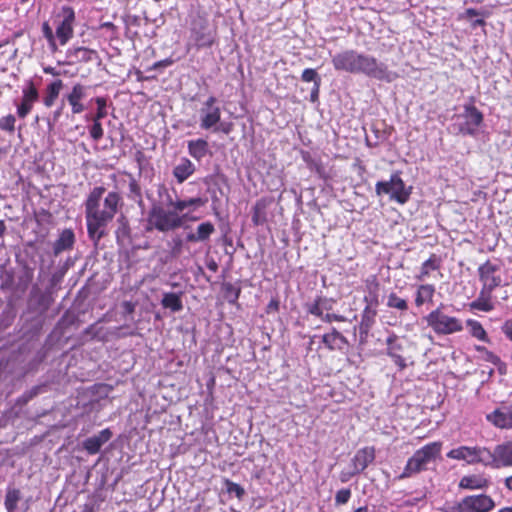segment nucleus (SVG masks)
I'll return each instance as SVG.
<instances>
[{
	"instance_id": "obj_30",
	"label": "nucleus",
	"mask_w": 512,
	"mask_h": 512,
	"mask_svg": "<svg viewBox=\"0 0 512 512\" xmlns=\"http://www.w3.org/2000/svg\"><path fill=\"white\" fill-rule=\"evenodd\" d=\"M335 301L323 296H317L314 301L307 304V312L313 316L319 317L324 314V311H330L333 308Z\"/></svg>"
},
{
	"instance_id": "obj_3",
	"label": "nucleus",
	"mask_w": 512,
	"mask_h": 512,
	"mask_svg": "<svg viewBox=\"0 0 512 512\" xmlns=\"http://www.w3.org/2000/svg\"><path fill=\"white\" fill-rule=\"evenodd\" d=\"M196 219V217H188V214H179L175 207L158 203L152 205L148 213L145 230L147 232L157 230L158 232L167 233L182 227L187 220L195 221Z\"/></svg>"
},
{
	"instance_id": "obj_34",
	"label": "nucleus",
	"mask_w": 512,
	"mask_h": 512,
	"mask_svg": "<svg viewBox=\"0 0 512 512\" xmlns=\"http://www.w3.org/2000/svg\"><path fill=\"white\" fill-rule=\"evenodd\" d=\"M62 88H63V81L60 79L53 81L46 87L45 95L43 97V104L47 108H50L54 105Z\"/></svg>"
},
{
	"instance_id": "obj_31",
	"label": "nucleus",
	"mask_w": 512,
	"mask_h": 512,
	"mask_svg": "<svg viewBox=\"0 0 512 512\" xmlns=\"http://www.w3.org/2000/svg\"><path fill=\"white\" fill-rule=\"evenodd\" d=\"M194 172L195 165L185 157L173 169V175L180 184L186 181Z\"/></svg>"
},
{
	"instance_id": "obj_23",
	"label": "nucleus",
	"mask_w": 512,
	"mask_h": 512,
	"mask_svg": "<svg viewBox=\"0 0 512 512\" xmlns=\"http://www.w3.org/2000/svg\"><path fill=\"white\" fill-rule=\"evenodd\" d=\"M75 244V234L72 229L62 230L56 241L53 243V254L58 256L64 251L72 250Z\"/></svg>"
},
{
	"instance_id": "obj_59",
	"label": "nucleus",
	"mask_w": 512,
	"mask_h": 512,
	"mask_svg": "<svg viewBox=\"0 0 512 512\" xmlns=\"http://www.w3.org/2000/svg\"><path fill=\"white\" fill-rule=\"evenodd\" d=\"M485 25H486V21L484 18L476 19V20L472 21V23H471L472 28L483 27Z\"/></svg>"
},
{
	"instance_id": "obj_27",
	"label": "nucleus",
	"mask_w": 512,
	"mask_h": 512,
	"mask_svg": "<svg viewBox=\"0 0 512 512\" xmlns=\"http://www.w3.org/2000/svg\"><path fill=\"white\" fill-rule=\"evenodd\" d=\"M272 199L262 197L258 199L252 208V223L254 226L264 225L267 222V210Z\"/></svg>"
},
{
	"instance_id": "obj_6",
	"label": "nucleus",
	"mask_w": 512,
	"mask_h": 512,
	"mask_svg": "<svg viewBox=\"0 0 512 512\" xmlns=\"http://www.w3.org/2000/svg\"><path fill=\"white\" fill-rule=\"evenodd\" d=\"M352 74H364L380 81L391 82L392 73L388 66L379 62L375 57L356 51L355 63Z\"/></svg>"
},
{
	"instance_id": "obj_16",
	"label": "nucleus",
	"mask_w": 512,
	"mask_h": 512,
	"mask_svg": "<svg viewBox=\"0 0 512 512\" xmlns=\"http://www.w3.org/2000/svg\"><path fill=\"white\" fill-rule=\"evenodd\" d=\"M486 420L499 429H512V404L501 405L486 415Z\"/></svg>"
},
{
	"instance_id": "obj_2",
	"label": "nucleus",
	"mask_w": 512,
	"mask_h": 512,
	"mask_svg": "<svg viewBox=\"0 0 512 512\" xmlns=\"http://www.w3.org/2000/svg\"><path fill=\"white\" fill-rule=\"evenodd\" d=\"M481 289L477 298L470 303L471 310L490 312L494 309L493 292L504 285L501 265L486 260L477 268Z\"/></svg>"
},
{
	"instance_id": "obj_60",
	"label": "nucleus",
	"mask_w": 512,
	"mask_h": 512,
	"mask_svg": "<svg viewBox=\"0 0 512 512\" xmlns=\"http://www.w3.org/2000/svg\"><path fill=\"white\" fill-rule=\"evenodd\" d=\"M267 309H268V311H271V310L278 311V309H279V302H278V300L272 299L269 302V304L267 306Z\"/></svg>"
},
{
	"instance_id": "obj_55",
	"label": "nucleus",
	"mask_w": 512,
	"mask_h": 512,
	"mask_svg": "<svg viewBox=\"0 0 512 512\" xmlns=\"http://www.w3.org/2000/svg\"><path fill=\"white\" fill-rule=\"evenodd\" d=\"M233 129V124L231 122H223L220 123L218 127H214V131H220L224 134H229Z\"/></svg>"
},
{
	"instance_id": "obj_40",
	"label": "nucleus",
	"mask_w": 512,
	"mask_h": 512,
	"mask_svg": "<svg viewBox=\"0 0 512 512\" xmlns=\"http://www.w3.org/2000/svg\"><path fill=\"white\" fill-rule=\"evenodd\" d=\"M21 499V491L18 488H8L6 491L4 506L7 512H15Z\"/></svg>"
},
{
	"instance_id": "obj_14",
	"label": "nucleus",
	"mask_w": 512,
	"mask_h": 512,
	"mask_svg": "<svg viewBox=\"0 0 512 512\" xmlns=\"http://www.w3.org/2000/svg\"><path fill=\"white\" fill-rule=\"evenodd\" d=\"M489 462L494 469L512 467V440L496 445L491 451Z\"/></svg>"
},
{
	"instance_id": "obj_43",
	"label": "nucleus",
	"mask_w": 512,
	"mask_h": 512,
	"mask_svg": "<svg viewBox=\"0 0 512 512\" xmlns=\"http://www.w3.org/2000/svg\"><path fill=\"white\" fill-rule=\"evenodd\" d=\"M94 102L97 106V109H96V113L91 116V119H96V120H102L104 119L108 112H107V103H108V100L106 97H96L94 99Z\"/></svg>"
},
{
	"instance_id": "obj_13",
	"label": "nucleus",
	"mask_w": 512,
	"mask_h": 512,
	"mask_svg": "<svg viewBox=\"0 0 512 512\" xmlns=\"http://www.w3.org/2000/svg\"><path fill=\"white\" fill-rule=\"evenodd\" d=\"M462 116L465 122L460 128V132L463 135L474 136L484 121L483 113L474 105V98H471L470 103L464 105Z\"/></svg>"
},
{
	"instance_id": "obj_49",
	"label": "nucleus",
	"mask_w": 512,
	"mask_h": 512,
	"mask_svg": "<svg viewBox=\"0 0 512 512\" xmlns=\"http://www.w3.org/2000/svg\"><path fill=\"white\" fill-rule=\"evenodd\" d=\"M351 498V490L349 488H342L337 491L335 495V504L343 505L346 504Z\"/></svg>"
},
{
	"instance_id": "obj_19",
	"label": "nucleus",
	"mask_w": 512,
	"mask_h": 512,
	"mask_svg": "<svg viewBox=\"0 0 512 512\" xmlns=\"http://www.w3.org/2000/svg\"><path fill=\"white\" fill-rule=\"evenodd\" d=\"M375 455L376 450L374 446H366L357 450L351 460L354 473L360 474L363 472L375 460Z\"/></svg>"
},
{
	"instance_id": "obj_46",
	"label": "nucleus",
	"mask_w": 512,
	"mask_h": 512,
	"mask_svg": "<svg viewBox=\"0 0 512 512\" xmlns=\"http://www.w3.org/2000/svg\"><path fill=\"white\" fill-rule=\"evenodd\" d=\"M301 79L304 82H314L316 90H319L321 79L315 69L306 68L303 70Z\"/></svg>"
},
{
	"instance_id": "obj_37",
	"label": "nucleus",
	"mask_w": 512,
	"mask_h": 512,
	"mask_svg": "<svg viewBox=\"0 0 512 512\" xmlns=\"http://www.w3.org/2000/svg\"><path fill=\"white\" fill-rule=\"evenodd\" d=\"M122 174L129 179V193L127 194V197L134 202L141 203L143 201V196L138 180L130 172L124 171Z\"/></svg>"
},
{
	"instance_id": "obj_57",
	"label": "nucleus",
	"mask_w": 512,
	"mask_h": 512,
	"mask_svg": "<svg viewBox=\"0 0 512 512\" xmlns=\"http://www.w3.org/2000/svg\"><path fill=\"white\" fill-rule=\"evenodd\" d=\"M478 15H480V12L474 8H468L465 11V16H466V18H469V19H471L475 16H478Z\"/></svg>"
},
{
	"instance_id": "obj_26",
	"label": "nucleus",
	"mask_w": 512,
	"mask_h": 512,
	"mask_svg": "<svg viewBox=\"0 0 512 512\" xmlns=\"http://www.w3.org/2000/svg\"><path fill=\"white\" fill-rule=\"evenodd\" d=\"M215 226L210 221L200 223L195 232L186 235V241L191 243L205 242L215 233Z\"/></svg>"
},
{
	"instance_id": "obj_39",
	"label": "nucleus",
	"mask_w": 512,
	"mask_h": 512,
	"mask_svg": "<svg viewBox=\"0 0 512 512\" xmlns=\"http://www.w3.org/2000/svg\"><path fill=\"white\" fill-rule=\"evenodd\" d=\"M221 291L229 304H236L241 294V287L230 282H224Z\"/></svg>"
},
{
	"instance_id": "obj_56",
	"label": "nucleus",
	"mask_w": 512,
	"mask_h": 512,
	"mask_svg": "<svg viewBox=\"0 0 512 512\" xmlns=\"http://www.w3.org/2000/svg\"><path fill=\"white\" fill-rule=\"evenodd\" d=\"M358 473H354V470L352 472H342L340 474V480L341 482L345 483L348 482L353 476L357 475Z\"/></svg>"
},
{
	"instance_id": "obj_41",
	"label": "nucleus",
	"mask_w": 512,
	"mask_h": 512,
	"mask_svg": "<svg viewBox=\"0 0 512 512\" xmlns=\"http://www.w3.org/2000/svg\"><path fill=\"white\" fill-rule=\"evenodd\" d=\"M387 306L400 312H406L409 308L407 300L391 292L387 298Z\"/></svg>"
},
{
	"instance_id": "obj_48",
	"label": "nucleus",
	"mask_w": 512,
	"mask_h": 512,
	"mask_svg": "<svg viewBox=\"0 0 512 512\" xmlns=\"http://www.w3.org/2000/svg\"><path fill=\"white\" fill-rule=\"evenodd\" d=\"M224 484L227 492L230 494H235L238 499H242L245 495L244 488L238 483H235L229 479H225Z\"/></svg>"
},
{
	"instance_id": "obj_42",
	"label": "nucleus",
	"mask_w": 512,
	"mask_h": 512,
	"mask_svg": "<svg viewBox=\"0 0 512 512\" xmlns=\"http://www.w3.org/2000/svg\"><path fill=\"white\" fill-rule=\"evenodd\" d=\"M475 350L479 353L482 360L493 365H503L501 358L494 352L488 350L485 346L476 345Z\"/></svg>"
},
{
	"instance_id": "obj_11",
	"label": "nucleus",
	"mask_w": 512,
	"mask_h": 512,
	"mask_svg": "<svg viewBox=\"0 0 512 512\" xmlns=\"http://www.w3.org/2000/svg\"><path fill=\"white\" fill-rule=\"evenodd\" d=\"M75 11L69 6H63L55 15L56 37L61 46L66 45L74 35Z\"/></svg>"
},
{
	"instance_id": "obj_9",
	"label": "nucleus",
	"mask_w": 512,
	"mask_h": 512,
	"mask_svg": "<svg viewBox=\"0 0 512 512\" xmlns=\"http://www.w3.org/2000/svg\"><path fill=\"white\" fill-rule=\"evenodd\" d=\"M495 507L494 500L486 494L469 495L460 502L448 505L444 512H490Z\"/></svg>"
},
{
	"instance_id": "obj_25",
	"label": "nucleus",
	"mask_w": 512,
	"mask_h": 512,
	"mask_svg": "<svg viewBox=\"0 0 512 512\" xmlns=\"http://www.w3.org/2000/svg\"><path fill=\"white\" fill-rule=\"evenodd\" d=\"M322 342L330 351L343 350L349 345L347 338L336 328H332L331 332L324 334Z\"/></svg>"
},
{
	"instance_id": "obj_44",
	"label": "nucleus",
	"mask_w": 512,
	"mask_h": 512,
	"mask_svg": "<svg viewBox=\"0 0 512 512\" xmlns=\"http://www.w3.org/2000/svg\"><path fill=\"white\" fill-rule=\"evenodd\" d=\"M42 32H43V36L45 37V39L48 42L49 48L51 49L52 52H55L57 50L56 32L55 33L53 32V30L48 22L43 23Z\"/></svg>"
},
{
	"instance_id": "obj_50",
	"label": "nucleus",
	"mask_w": 512,
	"mask_h": 512,
	"mask_svg": "<svg viewBox=\"0 0 512 512\" xmlns=\"http://www.w3.org/2000/svg\"><path fill=\"white\" fill-rule=\"evenodd\" d=\"M44 390V385H37V386H34L32 387L30 390L26 391L23 395H22V400L24 403H27L29 402L30 400H32L34 397H36L38 394H40L41 392H43Z\"/></svg>"
},
{
	"instance_id": "obj_36",
	"label": "nucleus",
	"mask_w": 512,
	"mask_h": 512,
	"mask_svg": "<svg viewBox=\"0 0 512 512\" xmlns=\"http://www.w3.org/2000/svg\"><path fill=\"white\" fill-rule=\"evenodd\" d=\"M188 152L194 159L200 161L208 153V142L204 139L190 140Z\"/></svg>"
},
{
	"instance_id": "obj_29",
	"label": "nucleus",
	"mask_w": 512,
	"mask_h": 512,
	"mask_svg": "<svg viewBox=\"0 0 512 512\" xmlns=\"http://www.w3.org/2000/svg\"><path fill=\"white\" fill-rule=\"evenodd\" d=\"M301 156L308 169L314 171L320 179L326 181L331 178L330 173L325 169L321 160L313 158L309 151H302Z\"/></svg>"
},
{
	"instance_id": "obj_28",
	"label": "nucleus",
	"mask_w": 512,
	"mask_h": 512,
	"mask_svg": "<svg viewBox=\"0 0 512 512\" xmlns=\"http://www.w3.org/2000/svg\"><path fill=\"white\" fill-rule=\"evenodd\" d=\"M95 56H97V52L87 47H76L67 51V57L70 59L69 64L88 63Z\"/></svg>"
},
{
	"instance_id": "obj_1",
	"label": "nucleus",
	"mask_w": 512,
	"mask_h": 512,
	"mask_svg": "<svg viewBox=\"0 0 512 512\" xmlns=\"http://www.w3.org/2000/svg\"><path fill=\"white\" fill-rule=\"evenodd\" d=\"M105 192L104 186H95L84 202L87 234L95 246L107 235L109 223L113 221L123 205L120 193L110 191L105 196L101 207V200Z\"/></svg>"
},
{
	"instance_id": "obj_47",
	"label": "nucleus",
	"mask_w": 512,
	"mask_h": 512,
	"mask_svg": "<svg viewBox=\"0 0 512 512\" xmlns=\"http://www.w3.org/2000/svg\"><path fill=\"white\" fill-rule=\"evenodd\" d=\"M16 118L12 114H8L0 118V129L10 134L15 131Z\"/></svg>"
},
{
	"instance_id": "obj_8",
	"label": "nucleus",
	"mask_w": 512,
	"mask_h": 512,
	"mask_svg": "<svg viewBox=\"0 0 512 512\" xmlns=\"http://www.w3.org/2000/svg\"><path fill=\"white\" fill-rule=\"evenodd\" d=\"M375 192L378 196L389 195L391 200L399 204H405L411 194L410 189L406 188L401 178L400 171L392 173L388 181H378L375 185Z\"/></svg>"
},
{
	"instance_id": "obj_64",
	"label": "nucleus",
	"mask_w": 512,
	"mask_h": 512,
	"mask_svg": "<svg viewBox=\"0 0 512 512\" xmlns=\"http://www.w3.org/2000/svg\"><path fill=\"white\" fill-rule=\"evenodd\" d=\"M124 307L127 313H132L134 311V305L131 302H124Z\"/></svg>"
},
{
	"instance_id": "obj_38",
	"label": "nucleus",
	"mask_w": 512,
	"mask_h": 512,
	"mask_svg": "<svg viewBox=\"0 0 512 512\" xmlns=\"http://www.w3.org/2000/svg\"><path fill=\"white\" fill-rule=\"evenodd\" d=\"M466 325H467V327H469V332L472 337L476 338L477 340L483 341L485 343L490 342V338H489L486 330L484 329L483 325L479 321L474 320V319H468L466 321Z\"/></svg>"
},
{
	"instance_id": "obj_51",
	"label": "nucleus",
	"mask_w": 512,
	"mask_h": 512,
	"mask_svg": "<svg viewBox=\"0 0 512 512\" xmlns=\"http://www.w3.org/2000/svg\"><path fill=\"white\" fill-rule=\"evenodd\" d=\"M318 318H320L322 321L327 322V323H332L334 321L335 322H345L346 321V317L344 315L329 313V311L325 314H322V316H319Z\"/></svg>"
},
{
	"instance_id": "obj_62",
	"label": "nucleus",
	"mask_w": 512,
	"mask_h": 512,
	"mask_svg": "<svg viewBox=\"0 0 512 512\" xmlns=\"http://www.w3.org/2000/svg\"><path fill=\"white\" fill-rule=\"evenodd\" d=\"M207 268L212 272H216L218 270V264L215 260H210L207 262Z\"/></svg>"
},
{
	"instance_id": "obj_24",
	"label": "nucleus",
	"mask_w": 512,
	"mask_h": 512,
	"mask_svg": "<svg viewBox=\"0 0 512 512\" xmlns=\"http://www.w3.org/2000/svg\"><path fill=\"white\" fill-rule=\"evenodd\" d=\"M490 484L484 474H470L463 476L459 481V488L465 490L486 489Z\"/></svg>"
},
{
	"instance_id": "obj_33",
	"label": "nucleus",
	"mask_w": 512,
	"mask_h": 512,
	"mask_svg": "<svg viewBox=\"0 0 512 512\" xmlns=\"http://www.w3.org/2000/svg\"><path fill=\"white\" fill-rule=\"evenodd\" d=\"M435 286L433 284H421L417 287L415 293V306L421 307L425 303H432L435 295Z\"/></svg>"
},
{
	"instance_id": "obj_63",
	"label": "nucleus",
	"mask_w": 512,
	"mask_h": 512,
	"mask_svg": "<svg viewBox=\"0 0 512 512\" xmlns=\"http://www.w3.org/2000/svg\"><path fill=\"white\" fill-rule=\"evenodd\" d=\"M504 486L507 490L512 492V475L504 479Z\"/></svg>"
},
{
	"instance_id": "obj_52",
	"label": "nucleus",
	"mask_w": 512,
	"mask_h": 512,
	"mask_svg": "<svg viewBox=\"0 0 512 512\" xmlns=\"http://www.w3.org/2000/svg\"><path fill=\"white\" fill-rule=\"evenodd\" d=\"M183 240L180 237H175L172 239V247H171V255L174 257H178L182 254L183 251Z\"/></svg>"
},
{
	"instance_id": "obj_58",
	"label": "nucleus",
	"mask_w": 512,
	"mask_h": 512,
	"mask_svg": "<svg viewBox=\"0 0 512 512\" xmlns=\"http://www.w3.org/2000/svg\"><path fill=\"white\" fill-rule=\"evenodd\" d=\"M144 153L141 150L136 151L135 153V160L138 163L139 167L141 168L143 161H144Z\"/></svg>"
},
{
	"instance_id": "obj_18",
	"label": "nucleus",
	"mask_w": 512,
	"mask_h": 512,
	"mask_svg": "<svg viewBox=\"0 0 512 512\" xmlns=\"http://www.w3.org/2000/svg\"><path fill=\"white\" fill-rule=\"evenodd\" d=\"M39 93L32 81L22 91V100L17 107V115L24 119L32 110L35 102L38 101Z\"/></svg>"
},
{
	"instance_id": "obj_35",
	"label": "nucleus",
	"mask_w": 512,
	"mask_h": 512,
	"mask_svg": "<svg viewBox=\"0 0 512 512\" xmlns=\"http://www.w3.org/2000/svg\"><path fill=\"white\" fill-rule=\"evenodd\" d=\"M182 293L167 292L163 294L161 305L172 312H179L183 309Z\"/></svg>"
},
{
	"instance_id": "obj_17",
	"label": "nucleus",
	"mask_w": 512,
	"mask_h": 512,
	"mask_svg": "<svg viewBox=\"0 0 512 512\" xmlns=\"http://www.w3.org/2000/svg\"><path fill=\"white\" fill-rule=\"evenodd\" d=\"M86 97V87L81 83H76L72 86L70 92H68L64 99L71 107L72 114H81L86 110L84 100Z\"/></svg>"
},
{
	"instance_id": "obj_15",
	"label": "nucleus",
	"mask_w": 512,
	"mask_h": 512,
	"mask_svg": "<svg viewBox=\"0 0 512 512\" xmlns=\"http://www.w3.org/2000/svg\"><path fill=\"white\" fill-rule=\"evenodd\" d=\"M387 355L393 360L400 371L407 367L404 346L398 335L391 333L386 339Z\"/></svg>"
},
{
	"instance_id": "obj_5",
	"label": "nucleus",
	"mask_w": 512,
	"mask_h": 512,
	"mask_svg": "<svg viewBox=\"0 0 512 512\" xmlns=\"http://www.w3.org/2000/svg\"><path fill=\"white\" fill-rule=\"evenodd\" d=\"M423 320L439 336L452 335L464 330L463 321L456 316L446 314L443 311V304L430 311Z\"/></svg>"
},
{
	"instance_id": "obj_22",
	"label": "nucleus",
	"mask_w": 512,
	"mask_h": 512,
	"mask_svg": "<svg viewBox=\"0 0 512 512\" xmlns=\"http://www.w3.org/2000/svg\"><path fill=\"white\" fill-rule=\"evenodd\" d=\"M112 437V432L109 428L101 430L97 435L87 438L83 442V448L88 454H97L101 447L108 442Z\"/></svg>"
},
{
	"instance_id": "obj_32",
	"label": "nucleus",
	"mask_w": 512,
	"mask_h": 512,
	"mask_svg": "<svg viewBox=\"0 0 512 512\" xmlns=\"http://www.w3.org/2000/svg\"><path fill=\"white\" fill-rule=\"evenodd\" d=\"M442 264V259L435 253H432L429 258L424 261L420 268V273L416 276L419 281L425 280L430 276L431 271L439 270Z\"/></svg>"
},
{
	"instance_id": "obj_4",
	"label": "nucleus",
	"mask_w": 512,
	"mask_h": 512,
	"mask_svg": "<svg viewBox=\"0 0 512 512\" xmlns=\"http://www.w3.org/2000/svg\"><path fill=\"white\" fill-rule=\"evenodd\" d=\"M443 443L441 441L430 442L417 449L408 458L403 471L398 475V480L411 478L428 470V465L435 462L441 454Z\"/></svg>"
},
{
	"instance_id": "obj_45",
	"label": "nucleus",
	"mask_w": 512,
	"mask_h": 512,
	"mask_svg": "<svg viewBox=\"0 0 512 512\" xmlns=\"http://www.w3.org/2000/svg\"><path fill=\"white\" fill-rule=\"evenodd\" d=\"M92 125L88 127L89 135L93 141L98 142L104 136V128L102 126L101 120L91 119Z\"/></svg>"
},
{
	"instance_id": "obj_53",
	"label": "nucleus",
	"mask_w": 512,
	"mask_h": 512,
	"mask_svg": "<svg viewBox=\"0 0 512 512\" xmlns=\"http://www.w3.org/2000/svg\"><path fill=\"white\" fill-rule=\"evenodd\" d=\"M174 63L172 58H165L163 60L155 62L148 70H159L171 66Z\"/></svg>"
},
{
	"instance_id": "obj_54",
	"label": "nucleus",
	"mask_w": 512,
	"mask_h": 512,
	"mask_svg": "<svg viewBox=\"0 0 512 512\" xmlns=\"http://www.w3.org/2000/svg\"><path fill=\"white\" fill-rule=\"evenodd\" d=\"M502 332L506 338L512 342V317L504 322L502 325Z\"/></svg>"
},
{
	"instance_id": "obj_20",
	"label": "nucleus",
	"mask_w": 512,
	"mask_h": 512,
	"mask_svg": "<svg viewBox=\"0 0 512 512\" xmlns=\"http://www.w3.org/2000/svg\"><path fill=\"white\" fill-rule=\"evenodd\" d=\"M356 50L347 49L336 53L332 59V65L336 71L351 73L355 63Z\"/></svg>"
},
{
	"instance_id": "obj_12",
	"label": "nucleus",
	"mask_w": 512,
	"mask_h": 512,
	"mask_svg": "<svg viewBox=\"0 0 512 512\" xmlns=\"http://www.w3.org/2000/svg\"><path fill=\"white\" fill-rule=\"evenodd\" d=\"M200 127L204 130L214 128L221 120V109L217 105V98L210 96L200 108Z\"/></svg>"
},
{
	"instance_id": "obj_7",
	"label": "nucleus",
	"mask_w": 512,
	"mask_h": 512,
	"mask_svg": "<svg viewBox=\"0 0 512 512\" xmlns=\"http://www.w3.org/2000/svg\"><path fill=\"white\" fill-rule=\"evenodd\" d=\"M490 454L491 450L485 446L461 445L448 451L446 456L452 460L464 461L468 465L490 466Z\"/></svg>"
},
{
	"instance_id": "obj_21",
	"label": "nucleus",
	"mask_w": 512,
	"mask_h": 512,
	"mask_svg": "<svg viewBox=\"0 0 512 512\" xmlns=\"http://www.w3.org/2000/svg\"><path fill=\"white\" fill-rule=\"evenodd\" d=\"M208 199L204 197H192L188 199H176L173 200L172 196L167 193L166 195V204L169 207H175L179 214H181L185 209L196 210L200 207H203L207 204Z\"/></svg>"
},
{
	"instance_id": "obj_61",
	"label": "nucleus",
	"mask_w": 512,
	"mask_h": 512,
	"mask_svg": "<svg viewBox=\"0 0 512 512\" xmlns=\"http://www.w3.org/2000/svg\"><path fill=\"white\" fill-rule=\"evenodd\" d=\"M43 71H44V73L50 74L52 76H59V72L54 67H51V66L44 67Z\"/></svg>"
},
{
	"instance_id": "obj_10",
	"label": "nucleus",
	"mask_w": 512,
	"mask_h": 512,
	"mask_svg": "<svg viewBox=\"0 0 512 512\" xmlns=\"http://www.w3.org/2000/svg\"><path fill=\"white\" fill-rule=\"evenodd\" d=\"M378 283H375V290H370L368 296L364 297L365 307L361 313V320L359 323V335L361 341L365 340L371 328L376 322L377 308L379 305L378 294H377Z\"/></svg>"
}]
</instances>
